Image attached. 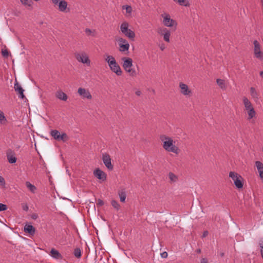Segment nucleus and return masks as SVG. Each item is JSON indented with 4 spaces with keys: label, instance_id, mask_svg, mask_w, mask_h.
<instances>
[{
    "label": "nucleus",
    "instance_id": "obj_1",
    "mask_svg": "<svg viewBox=\"0 0 263 263\" xmlns=\"http://www.w3.org/2000/svg\"><path fill=\"white\" fill-rule=\"evenodd\" d=\"M160 139L162 142V147L166 152L173 153L178 155L180 152V149L175 145V141L173 139L165 135H161Z\"/></svg>",
    "mask_w": 263,
    "mask_h": 263
},
{
    "label": "nucleus",
    "instance_id": "obj_2",
    "mask_svg": "<svg viewBox=\"0 0 263 263\" xmlns=\"http://www.w3.org/2000/svg\"><path fill=\"white\" fill-rule=\"evenodd\" d=\"M122 60L123 62V67L125 71L127 72L130 76L135 77L137 76V72L135 69L132 68L133 66V60L130 58H122Z\"/></svg>",
    "mask_w": 263,
    "mask_h": 263
},
{
    "label": "nucleus",
    "instance_id": "obj_3",
    "mask_svg": "<svg viewBox=\"0 0 263 263\" xmlns=\"http://www.w3.org/2000/svg\"><path fill=\"white\" fill-rule=\"evenodd\" d=\"M242 101L245 106V110L247 111L248 115L247 119L250 120L255 116L256 111L251 101L247 97H243L242 98Z\"/></svg>",
    "mask_w": 263,
    "mask_h": 263
},
{
    "label": "nucleus",
    "instance_id": "obj_4",
    "mask_svg": "<svg viewBox=\"0 0 263 263\" xmlns=\"http://www.w3.org/2000/svg\"><path fill=\"white\" fill-rule=\"evenodd\" d=\"M51 2L54 6L58 7L59 11L63 13L69 12L68 3L65 0H51Z\"/></svg>",
    "mask_w": 263,
    "mask_h": 263
},
{
    "label": "nucleus",
    "instance_id": "obj_5",
    "mask_svg": "<svg viewBox=\"0 0 263 263\" xmlns=\"http://www.w3.org/2000/svg\"><path fill=\"white\" fill-rule=\"evenodd\" d=\"M128 23L126 22H124L120 26V30L125 36L129 39L134 40L135 37V33L133 31L128 28Z\"/></svg>",
    "mask_w": 263,
    "mask_h": 263
},
{
    "label": "nucleus",
    "instance_id": "obj_6",
    "mask_svg": "<svg viewBox=\"0 0 263 263\" xmlns=\"http://www.w3.org/2000/svg\"><path fill=\"white\" fill-rule=\"evenodd\" d=\"M74 57L79 62L86 64L88 66L90 65L91 61L88 54L85 52H76Z\"/></svg>",
    "mask_w": 263,
    "mask_h": 263
},
{
    "label": "nucleus",
    "instance_id": "obj_7",
    "mask_svg": "<svg viewBox=\"0 0 263 263\" xmlns=\"http://www.w3.org/2000/svg\"><path fill=\"white\" fill-rule=\"evenodd\" d=\"M229 177L233 180L236 187L238 189H241L243 187V178L238 173L230 172L229 173Z\"/></svg>",
    "mask_w": 263,
    "mask_h": 263
},
{
    "label": "nucleus",
    "instance_id": "obj_8",
    "mask_svg": "<svg viewBox=\"0 0 263 263\" xmlns=\"http://www.w3.org/2000/svg\"><path fill=\"white\" fill-rule=\"evenodd\" d=\"M50 134L54 139L58 141H62L65 142L69 139L68 136L66 133H63L61 134L60 132L56 129L51 130Z\"/></svg>",
    "mask_w": 263,
    "mask_h": 263
},
{
    "label": "nucleus",
    "instance_id": "obj_9",
    "mask_svg": "<svg viewBox=\"0 0 263 263\" xmlns=\"http://www.w3.org/2000/svg\"><path fill=\"white\" fill-rule=\"evenodd\" d=\"M161 16L163 18L162 23L164 26L168 27H172L177 25L176 22L171 18L169 14L164 13L161 14Z\"/></svg>",
    "mask_w": 263,
    "mask_h": 263
},
{
    "label": "nucleus",
    "instance_id": "obj_10",
    "mask_svg": "<svg viewBox=\"0 0 263 263\" xmlns=\"http://www.w3.org/2000/svg\"><path fill=\"white\" fill-rule=\"evenodd\" d=\"M102 161L105 166L109 170L112 171L114 168L111 164V158L109 154L104 153L102 154Z\"/></svg>",
    "mask_w": 263,
    "mask_h": 263
},
{
    "label": "nucleus",
    "instance_id": "obj_11",
    "mask_svg": "<svg viewBox=\"0 0 263 263\" xmlns=\"http://www.w3.org/2000/svg\"><path fill=\"white\" fill-rule=\"evenodd\" d=\"M158 33L163 36V40L166 42H170L171 32L166 28H160L158 29Z\"/></svg>",
    "mask_w": 263,
    "mask_h": 263
},
{
    "label": "nucleus",
    "instance_id": "obj_12",
    "mask_svg": "<svg viewBox=\"0 0 263 263\" xmlns=\"http://www.w3.org/2000/svg\"><path fill=\"white\" fill-rule=\"evenodd\" d=\"M180 89V93L186 97H190L192 95V91L189 88L188 86L180 82L179 85Z\"/></svg>",
    "mask_w": 263,
    "mask_h": 263
},
{
    "label": "nucleus",
    "instance_id": "obj_13",
    "mask_svg": "<svg viewBox=\"0 0 263 263\" xmlns=\"http://www.w3.org/2000/svg\"><path fill=\"white\" fill-rule=\"evenodd\" d=\"M93 175L96 177H97V178H98V179L102 181H104L106 180V174L99 168H96L93 171Z\"/></svg>",
    "mask_w": 263,
    "mask_h": 263
},
{
    "label": "nucleus",
    "instance_id": "obj_14",
    "mask_svg": "<svg viewBox=\"0 0 263 263\" xmlns=\"http://www.w3.org/2000/svg\"><path fill=\"white\" fill-rule=\"evenodd\" d=\"M78 93L83 99L86 98L89 100L92 99L90 92L85 88L80 87L78 90Z\"/></svg>",
    "mask_w": 263,
    "mask_h": 263
},
{
    "label": "nucleus",
    "instance_id": "obj_15",
    "mask_svg": "<svg viewBox=\"0 0 263 263\" xmlns=\"http://www.w3.org/2000/svg\"><path fill=\"white\" fill-rule=\"evenodd\" d=\"M109 67L110 70L115 73L117 76H121L122 74V71L117 62H114Z\"/></svg>",
    "mask_w": 263,
    "mask_h": 263
},
{
    "label": "nucleus",
    "instance_id": "obj_16",
    "mask_svg": "<svg viewBox=\"0 0 263 263\" xmlns=\"http://www.w3.org/2000/svg\"><path fill=\"white\" fill-rule=\"evenodd\" d=\"M14 88L15 91L19 94V98L21 99H24L25 98V96L24 95V90L23 89V88L17 83H16L14 84Z\"/></svg>",
    "mask_w": 263,
    "mask_h": 263
},
{
    "label": "nucleus",
    "instance_id": "obj_17",
    "mask_svg": "<svg viewBox=\"0 0 263 263\" xmlns=\"http://www.w3.org/2000/svg\"><path fill=\"white\" fill-rule=\"evenodd\" d=\"M255 166L259 173V177L263 182V163L260 161H257L255 162Z\"/></svg>",
    "mask_w": 263,
    "mask_h": 263
},
{
    "label": "nucleus",
    "instance_id": "obj_18",
    "mask_svg": "<svg viewBox=\"0 0 263 263\" xmlns=\"http://www.w3.org/2000/svg\"><path fill=\"white\" fill-rule=\"evenodd\" d=\"M24 230L26 233H28L31 235H33L35 234V229L31 224H25Z\"/></svg>",
    "mask_w": 263,
    "mask_h": 263
},
{
    "label": "nucleus",
    "instance_id": "obj_19",
    "mask_svg": "<svg viewBox=\"0 0 263 263\" xmlns=\"http://www.w3.org/2000/svg\"><path fill=\"white\" fill-rule=\"evenodd\" d=\"M7 157L10 163H14L16 162L17 159L15 156V154L12 151L7 153Z\"/></svg>",
    "mask_w": 263,
    "mask_h": 263
},
{
    "label": "nucleus",
    "instance_id": "obj_20",
    "mask_svg": "<svg viewBox=\"0 0 263 263\" xmlns=\"http://www.w3.org/2000/svg\"><path fill=\"white\" fill-rule=\"evenodd\" d=\"M55 96L59 99L62 101H66L67 100V95L61 90L58 91L55 93Z\"/></svg>",
    "mask_w": 263,
    "mask_h": 263
},
{
    "label": "nucleus",
    "instance_id": "obj_21",
    "mask_svg": "<svg viewBox=\"0 0 263 263\" xmlns=\"http://www.w3.org/2000/svg\"><path fill=\"white\" fill-rule=\"evenodd\" d=\"M50 256L55 259H60L62 258L61 254L59 253V252L53 248L50 251Z\"/></svg>",
    "mask_w": 263,
    "mask_h": 263
},
{
    "label": "nucleus",
    "instance_id": "obj_22",
    "mask_svg": "<svg viewBox=\"0 0 263 263\" xmlns=\"http://www.w3.org/2000/svg\"><path fill=\"white\" fill-rule=\"evenodd\" d=\"M105 60L107 63L109 67L114 62H116L115 58L113 56L108 54L105 55Z\"/></svg>",
    "mask_w": 263,
    "mask_h": 263
},
{
    "label": "nucleus",
    "instance_id": "obj_23",
    "mask_svg": "<svg viewBox=\"0 0 263 263\" xmlns=\"http://www.w3.org/2000/svg\"><path fill=\"white\" fill-rule=\"evenodd\" d=\"M250 95L252 98L254 100H258L259 98V93L256 89L253 87H251L250 89Z\"/></svg>",
    "mask_w": 263,
    "mask_h": 263
},
{
    "label": "nucleus",
    "instance_id": "obj_24",
    "mask_svg": "<svg viewBox=\"0 0 263 263\" xmlns=\"http://www.w3.org/2000/svg\"><path fill=\"white\" fill-rule=\"evenodd\" d=\"M216 82L217 85L219 86L220 88L222 89H226L227 88V86L226 84L225 81L222 79H217L216 80Z\"/></svg>",
    "mask_w": 263,
    "mask_h": 263
},
{
    "label": "nucleus",
    "instance_id": "obj_25",
    "mask_svg": "<svg viewBox=\"0 0 263 263\" xmlns=\"http://www.w3.org/2000/svg\"><path fill=\"white\" fill-rule=\"evenodd\" d=\"M119 50L122 52H124L126 51H128L129 48V44H119Z\"/></svg>",
    "mask_w": 263,
    "mask_h": 263
},
{
    "label": "nucleus",
    "instance_id": "obj_26",
    "mask_svg": "<svg viewBox=\"0 0 263 263\" xmlns=\"http://www.w3.org/2000/svg\"><path fill=\"white\" fill-rule=\"evenodd\" d=\"M25 184L27 187L30 191L32 193H34L35 192L36 187L34 185L32 184L29 181L26 182Z\"/></svg>",
    "mask_w": 263,
    "mask_h": 263
},
{
    "label": "nucleus",
    "instance_id": "obj_27",
    "mask_svg": "<svg viewBox=\"0 0 263 263\" xmlns=\"http://www.w3.org/2000/svg\"><path fill=\"white\" fill-rule=\"evenodd\" d=\"M168 176L171 183L176 182L178 180V177L173 173L170 172Z\"/></svg>",
    "mask_w": 263,
    "mask_h": 263
},
{
    "label": "nucleus",
    "instance_id": "obj_28",
    "mask_svg": "<svg viewBox=\"0 0 263 263\" xmlns=\"http://www.w3.org/2000/svg\"><path fill=\"white\" fill-rule=\"evenodd\" d=\"M123 10H126V15L130 16L132 12V8L129 5H124L122 6Z\"/></svg>",
    "mask_w": 263,
    "mask_h": 263
},
{
    "label": "nucleus",
    "instance_id": "obj_29",
    "mask_svg": "<svg viewBox=\"0 0 263 263\" xmlns=\"http://www.w3.org/2000/svg\"><path fill=\"white\" fill-rule=\"evenodd\" d=\"M254 44V52L261 51V47L259 43L257 41L255 40L253 42Z\"/></svg>",
    "mask_w": 263,
    "mask_h": 263
},
{
    "label": "nucleus",
    "instance_id": "obj_30",
    "mask_svg": "<svg viewBox=\"0 0 263 263\" xmlns=\"http://www.w3.org/2000/svg\"><path fill=\"white\" fill-rule=\"evenodd\" d=\"M119 196L120 200L121 202H124L126 199V195L124 191H121L119 192Z\"/></svg>",
    "mask_w": 263,
    "mask_h": 263
},
{
    "label": "nucleus",
    "instance_id": "obj_31",
    "mask_svg": "<svg viewBox=\"0 0 263 263\" xmlns=\"http://www.w3.org/2000/svg\"><path fill=\"white\" fill-rule=\"evenodd\" d=\"M173 1L181 6H183L186 7L189 5V2L185 0H173Z\"/></svg>",
    "mask_w": 263,
    "mask_h": 263
},
{
    "label": "nucleus",
    "instance_id": "obj_32",
    "mask_svg": "<svg viewBox=\"0 0 263 263\" xmlns=\"http://www.w3.org/2000/svg\"><path fill=\"white\" fill-rule=\"evenodd\" d=\"M254 57L260 61H263V52L261 51L254 52Z\"/></svg>",
    "mask_w": 263,
    "mask_h": 263
},
{
    "label": "nucleus",
    "instance_id": "obj_33",
    "mask_svg": "<svg viewBox=\"0 0 263 263\" xmlns=\"http://www.w3.org/2000/svg\"><path fill=\"white\" fill-rule=\"evenodd\" d=\"M73 254L77 258H80L81 257V250L80 248H77L74 250Z\"/></svg>",
    "mask_w": 263,
    "mask_h": 263
},
{
    "label": "nucleus",
    "instance_id": "obj_34",
    "mask_svg": "<svg viewBox=\"0 0 263 263\" xmlns=\"http://www.w3.org/2000/svg\"><path fill=\"white\" fill-rule=\"evenodd\" d=\"M21 4L25 6L30 7L32 6V2L31 0H20Z\"/></svg>",
    "mask_w": 263,
    "mask_h": 263
},
{
    "label": "nucleus",
    "instance_id": "obj_35",
    "mask_svg": "<svg viewBox=\"0 0 263 263\" xmlns=\"http://www.w3.org/2000/svg\"><path fill=\"white\" fill-rule=\"evenodd\" d=\"M111 204L117 211L119 210L120 209V205L118 202V201L115 200H112L111 201Z\"/></svg>",
    "mask_w": 263,
    "mask_h": 263
},
{
    "label": "nucleus",
    "instance_id": "obj_36",
    "mask_svg": "<svg viewBox=\"0 0 263 263\" xmlns=\"http://www.w3.org/2000/svg\"><path fill=\"white\" fill-rule=\"evenodd\" d=\"M7 120L3 112L0 111V123L2 124H5Z\"/></svg>",
    "mask_w": 263,
    "mask_h": 263
},
{
    "label": "nucleus",
    "instance_id": "obj_37",
    "mask_svg": "<svg viewBox=\"0 0 263 263\" xmlns=\"http://www.w3.org/2000/svg\"><path fill=\"white\" fill-rule=\"evenodd\" d=\"M118 43H119V44H129L128 42H127V41H126L125 39L122 38V37L119 38L118 39Z\"/></svg>",
    "mask_w": 263,
    "mask_h": 263
},
{
    "label": "nucleus",
    "instance_id": "obj_38",
    "mask_svg": "<svg viewBox=\"0 0 263 263\" xmlns=\"http://www.w3.org/2000/svg\"><path fill=\"white\" fill-rule=\"evenodd\" d=\"M2 54L4 57L7 58L9 56V52L7 50H2Z\"/></svg>",
    "mask_w": 263,
    "mask_h": 263
},
{
    "label": "nucleus",
    "instance_id": "obj_39",
    "mask_svg": "<svg viewBox=\"0 0 263 263\" xmlns=\"http://www.w3.org/2000/svg\"><path fill=\"white\" fill-rule=\"evenodd\" d=\"M7 209V206L6 204L0 203V211H4Z\"/></svg>",
    "mask_w": 263,
    "mask_h": 263
},
{
    "label": "nucleus",
    "instance_id": "obj_40",
    "mask_svg": "<svg viewBox=\"0 0 263 263\" xmlns=\"http://www.w3.org/2000/svg\"><path fill=\"white\" fill-rule=\"evenodd\" d=\"M85 32L88 35H90L91 34L92 32H95V30H93L92 31L91 29L89 28H86L85 30Z\"/></svg>",
    "mask_w": 263,
    "mask_h": 263
},
{
    "label": "nucleus",
    "instance_id": "obj_41",
    "mask_svg": "<svg viewBox=\"0 0 263 263\" xmlns=\"http://www.w3.org/2000/svg\"><path fill=\"white\" fill-rule=\"evenodd\" d=\"M97 205L99 206H102L104 205V201L102 200L99 199L98 200Z\"/></svg>",
    "mask_w": 263,
    "mask_h": 263
},
{
    "label": "nucleus",
    "instance_id": "obj_42",
    "mask_svg": "<svg viewBox=\"0 0 263 263\" xmlns=\"http://www.w3.org/2000/svg\"><path fill=\"white\" fill-rule=\"evenodd\" d=\"M0 183L3 186H4L5 185V181L4 178L0 176Z\"/></svg>",
    "mask_w": 263,
    "mask_h": 263
},
{
    "label": "nucleus",
    "instance_id": "obj_43",
    "mask_svg": "<svg viewBox=\"0 0 263 263\" xmlns=\"http://www.w3.org/2000/svg\"><path fill=\"white\" fill-rule=\"evenodd\" d=\"M167 255L168 254L166 252H163L161 254V256L164 258H166L167 257Z\"/></svg>",
    "mask_w": 263,
    "mask_h": 263
},
{
    "label": "nucleus",
    "instance_id": "obj_44",
    "mask_svg": "<svg viewBox=\"0 0 263 263\" xmlns=\"http://www.w3.org/2000/svg\"><path fill=\"white\" fill-rule=\"evenodd\" d=\"M200 263H208V260L206 258H202Z\"/></svg>",
    "mask_w": 263,
    "mask_h": 263
},
{
    "label": "nucleus",
    "instance_id": "obj_45",
    "mask_svg": "<svg viewBox=\"0 0 263 263\" xmlns=\"http://www.w3.org/2000/svg\"><path fill=\"white\" fill-rule=\"evenodd\" d=\"M22 208H23V210H24L25 211H27L28 210V206L27 204L23 205Z\"/></svg>",
    "mask_w": 263,
    "mask_h": 263
},
{
    "label": "nucleus",
    "instance_id": "obj_46",
    "mask_svg": "<svg viewBox=\"0 0 263 263\" xmlns=\"http://www.w3.org/2000/svg\"><path fill=\"white\" fill-rule=\"evenodd\" d=\"M259 245L260 247V249H262L263 248V239L262 240H260L259 242Z\"/></svg>",
    "mask_w": 263,
    "mask_h": 263
},
{
    "label": "nucleus",
    "instance_id": "obj_47",
    "mask_svg": "<svg viewBox=\"0 0 263 263\" xmlns=\"http://www.w3.org/2000/svg\"><path fill=\"white\" fill-rule=\"evenodd\" d=\"M135 94L138 96H140L141 95V92L140 90H137L136 92H135Z\"/></svg>",
    "mask_w": 263,
    "mask_h": 263
},
{
    "label": "nucleus",
    "instance_id": "obj_48",
    "mask_svg": "<svg viewBox=\"0 0 263 263\" xmlns=\"http://www.w3.org/2000/svg\"><path fill=\"white\" fill-rule=\"evenodd\" d=\"M31 218L33 219H36L37 218V215L36 214H32L31 216Z\"/></svg>",
    "mask_w": 263,
    "mask_h": 263
},
{
    "label": "nucleus",
    "instance_id": "obj_49",
    "mask_svg": "<svg viewBox=\"0 0 263 263\" xmlns=\"http://www.w3.org/2000/svg\"><path fill=\"white\" fill-rule=\"evenodd\" d=\"M160 48L162 51H163L165 48V45L164 44H162L160 46Z\"/></svg>",
    "mask_w": 263,
    "mask_h": 263
},
{
    "label": "nucleus",
    "instance_id": "obj_50",
    "mask_svg": "<svg viewBox=\"0 0 263 263\" xmlns=\"http://www.w3.org/2000/svg\"><path fill=\"white\" fill-rule=\"evenodd\" d=\"M208 234V231H204L203 233V235H202V237H206Z\"/></svg>",
    "mask_w": 263,
    "mask_h": 263
},
{
    "label": "nucleus",
    "instance_id": "obj_51",
    "mask_svg": "<svg viewBox=\"0 0 263 263\" xmlns=\"http://www.w3.org/2000/svg\"><path fill=\"white\" fill-rule=\"evenodd\" d=\"M259 76L261 78L263 79V71H260L259 72Z\"/></svg>",
    "mask_w": 263,
    "mask_h": 263
},
{
    "label": "nucleus",
    "instance_id": "obj_52",
    "mask_svg": "<svg viewBox=\"0 0 263 263\" xmlns=\"http://www.w3.org/2000/svg\"><path fill=\"white\" fill-rule=\"evenodd\" d=\"M196 252H197V253H201V249H197V250H196Z\"/></svg>",
    "mask_w": 263,
    "mask_h": 263
},
{
    "label": "nucleus",
    "instance_id": "obj_53",
    "mask_svg": "<svg viewBox=\"0 0 263 263\" xmlns=\"http://www.w3.org/2000/svg\"><path fill=\"white\" fill-rule=\"evenodd\" d=\"M221 256H223L224 255V253H220Z\"/></svg>",
    "mask_w": 263,
    "mask_h": 263
}]
</instances>
